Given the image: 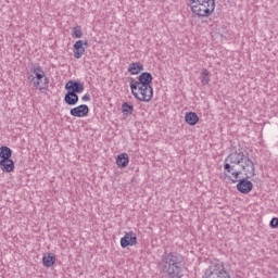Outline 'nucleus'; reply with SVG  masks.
Listing matches in <instances>:
<instances>
[{"label":"nucleus","mask_w":278,"mask_h":278,"mask_svg":"<svg viewBox=\"0 0 278 278\" xmlns=\"http://www.w3.org/2000/svg\"><path fill=\"white\" fill-rule=\"evenodd\" d=\"M138 244V237L134 231L125 232L124 237L121 239L122 249H127V247H136Z\"/></svg>","instance_id":"nucleus-7"},{"label":"nucleus","mask_w":278,"mask_h":278,"mask_svg":"<svg viewBox=\"0 0 278 278\" xmlns=\"http://www.w3.org/2000/svg\"><path fill=\"white\" fill-rule=\"evenodd\" d=\"M131 94L138 101L149 103L153 99V86H136V89H131Z\"/></svg>","instance_id":"nucleus-4"},{"label":"nucleus","mask_w":278,"mask_h":278,"mask_svg":"<svg viewBox=\"0 0 278 278\" xmlns=\"http://www.w3.org/2000/svg\"><path fill=\"white\" fill-rule=\"evenodd\" d=\"M142 71H144V65L140 62L130 63L128 66V73H130V75H140Z\"/></svg>","instance_id":"nucleus-14"},{"label":"nucleus","mask_w":278,"mask_h":278,"mask_svg":"<svg viewBox=\"0 0 278 278\" xmlns=\"http://www.w3.org/2000/svg\"><path fill=\"white\" fill-rule=\"evenodd\" d=\"M42 264L46 268H51L53 264H55V256L48 254L47 256L42 257Z\"/></svg>","instance_id":"nucleus-19"},{"label":"nucleus","mask_w":278,"mask_h":278,"mask_svg":"<svg viewBox=\"0 0 278 278\" xmlns=\"http://www.w3.org/2000/svg\"><path fill=\"white\" fill-rule=\"evenodd\" d=\"M185 121H186L187 125L194 126V125H197V123H199V115H197V113H194V112H189L186 114Z\"/></svg>","instance_id":"nucleus-16"},{"label":"nucleus","mask_w":278,"mask_h":278,"mask_svg":"<svg viewBox=\"0 0 278 278\" xmlns=\"http://www.w3.org/2000/svg\"><path fill=\"white\" fill-rule=\"evenodd\" d=\"M237 190H239V192H241L242 194H249V192L253 190V182L245 178H242L237 184Z\"/></svg>","instance_id":"nucleus-10"},{"label":"nucleus","mask_w":278,"mask_h":278,"mask_svg":"<svg viewBox=\"0 0 278 278\" xmlns=\"http://www.w3.org/2000/svg\"><path fill=\"white\" fill-rule=\"evenodd\" d=\"M116 164L121 168H127V164H129V155L127 153H122L116 159Z\"/></svg>","instance_id":"nucleus-15"},{"label":"nucleus","mask_w":278,"mask_h":278,"mask_svg":"<svg viewBox=\"0 0 278 278\" xmlns=\"http://www.w3.org/2000/svg\"><path fill=\"white\" fill-rule=\"evenodd\" d=\"M88 112H90L88 105L80 104L76 108L71 109L70 114L71 116H75L76 118H84V116H88Z\"/></svg>","instance_id":"nucleus-9"},{"label":"nucleus","mask_w":278,"mask_h":278,"mask_svg":"<svg viewBox=\"0 0 278 278\" xmlns=\"http://www.w3.org/2000/svg\"><path fill=\"white\" fill-rule=\"evenodd\" d=\"M0 168L2 173H13L15 168L14 161L12 159L1 160Z\"/></svg>","instance_id":"nucleus-11"},{"label":"nucleus","mask_w":278,"mask_h":278,"mask_svg":"<svg viewBox=\"0 0 278 278\" xmlns=\"http://www.w3.org/2000/svg\"><path fill=\"white\" fill-rule=\"evenodd\" d=\"M153 81V75L149 72H143L138 76V80L132 79L130 83V90H136V86H151Z\"/></svg>","instance_id":"nucleus-6"},{"label":"nucleus","mask_w":278,"mask_h":278,"mask_svg":"<svg viewBox=\"0 0 278 278\" xmlns=\"http://www.w3.org/2000/svg\"><path fill=\"white\" fill-rule=\"evenodd\" d=\"M201 77V83L203 86H207V84H210V71H207V68L202 70Z\"/></svg>","instance_id":"nucleus-20"},{"label":"nucleus","mask_w":278,"mask_h":278,"mask_svg":"<svg viewBox=\"0 0 278 278\" xmlns=\"http://www.w3.org/2000/svg\"><path fill=\"white\" fill-rule=\"evenodd\" d=\"M202 278H220V270L212 269V267H208Z\"/></svg>","instance_id":"nucleus-18"},{"label":"nucleus","mask_w":278,"mask_h":278,"mask_svg":"<svg viewBox=\"0 0 278 278\" xmlns=\"http://www.w3.org/2000/svg\"><path fill=\"white\" fill-rule=\"evenodd\" d=\"M64 101L67 105H77V103L79 102V96H77L75 91H67L64 97Z\"/></svg>","instance_id":"nucleus-13"},{"label":"nucleus","mask_w":278,"mask_h":278,"mask_svg":"<svg viewBox=\"0 0 278 278\" xmlns=\"http://www.w3.org/2000/svg\"><path fill=\"white\" fill-rule=\"evenodd\" d=\"M123 114H134V105L125 102L122 104Z\"/></svg>","instance_id":"nucleus-21"},{"label":"nucleus","mask_w":278,"mask_h":278,"mask_svg":"<svg viewBox=\"0 0 278 278\" xmlns=\"http://www.w3.org/2000/svg\"><path fill=\"white\" fill-rule=\"evenodd\" d=\"M269 225H270V227H271L273 229H277V227H278V218H277V217L271 218Z\"/></svg>","instance_id":"nucleus-23"},{"label":"nucleus","mask_w":278,"mask_h":278,"mask_svg":"<svg viewBox=\"0 0 278 278\" xmlns=\"http://www.w3.org/2000/svg\"><path fill=\"white\" fill-rule=\"evenodd\" d=\"M31 73L34 75L28 76V81L34 86V88H40V81L45 79V70L40 65L33 66Z\"/></svg>","instance_id":"nucleus-5"},{"label":"nucleus","mask_w":278,"mask_h":278,"mask_svg":"<svg viewBox=\"0 0 278 278\" xmlns=\"http://www.w3.org/2000/svg\"><path fill=\"white\" fill-rule=\"evenodd\" d=\"M43 88H49V77H43Z\"/></svg>","instance_id":"nucleus-24"},{"label":"nucleus","mask_w":278,"mask_h":278,"mask_svg":"<svg viewBox=\"0 0 278 278\" xmlns=\"http://www.w3.org/2000/svg\"><path fill=\"white\" fill-rule=\"evenodd\" d=\"M84 31H81V26H76L73 28L72 38H81Z\"/></svg>","instance_id":"nucleus-22"},{"label":"nucleus","mask_w":278,"mask_h":278,"mask_svg":"<svg viewBox=\"0 0 278 278\" xmlns=\"http://www.w3.org/2000/svg\"><path fill=\"white\" fill-rule=\"evenodd\" d=\"M86 53V48H84V40H78L74 43V58L76 60L81 59V56Z\"/></svg>","instance_id":"nucleus-12"},{"label":"nucleus","mask_w":278,"mask_h":278,"mask_svg":"<svg viewBox=\"0 0 278 278\" xmlns=\"http://www.w3.org/2000/svg\"><path fill=\"white\" fill-rule=\"evenodd\" d=\"M236 166H241L242 170H244L247 178L255 177V164L253 161L244 155V152L235 151L230 153L224 161V175H231L232 184L238 181L242 172L236 170Z\"/></svg>","instance_id":"nucleus-1"},{"label":"nucleus","mask_w":278,"mask_h":278,"mask_svg":"<svg viewBox=\"0 0 278 278\" xmlns=\"http://www.w3.org/2000/svg\"><path fill=\"white\" fill-rule=\"evenodd\" d=\"M65 90L74 92V94H81V92H84V83L70 80L65 85Z\"/></svg>","instance_id":"nucleus-8"},{"label":"nucleus","mask_w":278,"mask_h":278,"mask_svg":"<svg viewBox=\"0 0 278 278\" xmlns=\"http://www.w3.org/2000/svg\"><path fill=\"white\" fill-rule=\"evenodd\" d=\"M83 101H90V94L86 93L81 97Z\"/></svg>","instance_id":"nucleus-25"},{"label":"nucleus","mask_w":278,"mask_h":278,"mask_svg":"<svg viewBox=\"0 0 278 278\" xmlns=\"http://www.w3.org/2000/svg\"><path fill=\"white\" fill-rule=\"evenodd\" d=\"M161 273L167 278H181L184 277V268L186 262L181 254L177 252L165 253L161 260Z\"/></svg>","instance_id":"nucleus-2"},{"label":"nucleus","mask_w":278,"mask_h":278,"mask_svg":"<svg viewBox=\"0 0 278 278\" xmlns=\"http://www.w3.org/2000/svg\"><path fill=\"white\" fill-rule=\"evenodd\" d=\"M0 157L1 160H10L12 157V149L8 146L0 147Z\"/></svg>","instance_id":"nucleus-17"},{"label":"nucleus","mask_w":278,"mask_h":278,"mask_svg":"<svg viewBox=\"0 0 278 278\" xmlns=\"http://www.w3.org/2000/svg\"><path fill=\"white\" fill-rule=\"evenodd\" d=\"M191 12L201 18H207L214 14L216 2L214 0H189Z\"/></svg>","instance_id":"nucleus-3"}]
</instances>
